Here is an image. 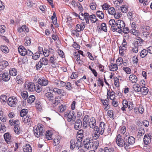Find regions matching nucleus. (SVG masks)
I'll list each match as a JSON object with an SVG mask.
<instances>
[{
	"mask_svg": "<svg viewBox=\"0 0 152 152\" xmlns=\"http://www.w3.org/2000/svg\"><path fill=\"white\" fill-rule=\"evenodd\" d=\"M129 101H127L126 100L124 99L122 101L123 107H121V110L123 111H126V108H127V104H128Z\"/></svg>",
	"mask_w": 152,
	"mask_h": 152,
	"instance_id": "nucleus-32",
	"label": "nucleus"
},
{
	"mask_svg": "<svg viewBox=\"0 0 152 152\" xmlns=\"http://www.w3.org/2000/svg\"><path fill=\"white\" fill-rule=\"evenodd\" d=\"M53 92L56 95H59L61 96H64L66 94L65 91L63 89L56 87L53 88Z\"/></svg>",
	"mask_w": 152,
	"mask_h": 152,
	"instance_id": "nucleus-7",
	"label": "nucleus"
},
{
	"mask_svg": "<svg viewBox=\"0 0 152 152\" xmlns=\"http://www.w3.org/2000/svg\"><path fill=\"white\" fill-rule=\"evenodd\" d=\"M77 143H78L76 140H72L70 142V148L71 149L73 150L76 147L77 149H79L81 147H79V146H78L77 145Z\"/></svg>",
	"mask_w": 152,
	"mask_h": 152,
	"instance_id": "nucleus-16",
	"label": "nucleus"
},
{
	"mask_svg": "<svg viewBox=\"0 0 152 152\" xmlns=\"http://www.w3.org/2000/svg\"><path fill=\"white\" fill-rule=\"evenodd\" d=\"M18 102V100L16 97L12 96L8 98L7 104L11 107H14L16 105Z\"/></svg>",
	"mask_w": 152,
	"mask_h": 152,
	"instance_id": "nucleus-6",
	"label": "nucleus"
},
{
	"mask_svg": "<svg viewBox=\"0 0 152 152\" xmlns=\"http://www.w3.org/2000/svg\"><path fill=\"white\" fill-rule=\"evenodd\" d=\"M106 125L104 122L102 121L100 122L98 128L99 132L103 134L104 131L105 129Z\"/></svg>",
	"mask_w": 152,
	"mask_h": 152,
	"instance_id": "nucleus-19",
	"label": "nucleus"
},
{
	"mask_svg": "<svg viewBox=\"0 0 152 152\" xmlns=\"http://www.w3.org/2000/svg\"><path fill=\"white\" fill-rule=\"evenodd\" d=\"M84 147L87 149H90L91 148L93 149H97L99 145V143L97 140L94 142H91L89 138L84 139L83 141Z\"/></svg>",
	"mask_w": 152,
	"mask_h": 152,
	"instance_id": "nucleus-1",
	"label": "nucleus"
},
{
	"mask_svg": "<svg viewBox=\"0 0 152 152\" xmlns=\"http://www.w3.org/2000/svg\"><path fill=\"white\" fill-rule=\"evenodd\" d=\"M100 101L101 102L103 105L105 106L104 108V110L106 111L108 110L110 108L109 104V99L107 98L105 99L101 98L100 99Z\"/></svg>",
	"mask_w": 152,
	"mask_h": 152,
	"instance_id": "nucleus-12",
	"label": "nucleus"
},
{
	"mask_svg": "<svg viewBox=\"0 0 152 152\" xmlns=\"http://www.w3.org/2000/svg\"><path fill=\"white\" fill-rule=\"evenodd\" d=\"M19 124H16L14 127V130L15 132L17 134H20L22 132V131L19 126Z\"/></svg>",
	"mask_w": 152,
	"mask_h": 152,
	"instance_id": "nucleus-31",
	"label": "nucleus"
},
{
	"mask_svg": "<svg viewBox=\"0 0 152 152\" xmlns=\"http://www.w3.org/2000/svg\"><path fill=\"white\" fill-rule=\"evenodd\" d=\"M83 137H81L80 136H76V138L77 140V141H76L78 143L77 146H79V147H81L83 145V144L81 142L82 141Z\"/></svg>",
	"mask_w": 152,
	"mask_h": 152,
	"instance_id": "nucleus-35",
	"label": "nucleus"
},
{
	"mask_svg": "<svg viewBox=\"0 0 152 152\" xmlns=\"http://www.w3.org/2000/svg\"><path fill=\"white\" fill-rule=\"evenodd\" d=\"M33 131L35 136L38 137L42 135L44 132V126L42 124H39L37 126L34 127Z\"/></svg>",
	"mask_w": 152,
	"mask_h": 152,
	"instance_id": "nucleus-2",
	"label": "nucleus"
},
{
	"mask_svg": "<svg viewBox=\"0 0 152 152\" xmlns=\"http://www.w3.org/2000/svg\"><path fill=\"white\" fill-rule=\"evenodd\" d=\"M152 139V134L149 133L146 134L144 136L143 138V142L145 145H148L151 142Z\"/></svg>",
	"mask_w": 152,
	"mask_h": 152,
	"instance_id": "nucleus-8",
	"label": "nucleus"
},
{
	"mask_svg": "<svg viewBox=\"0 0 152 152\" xmlns=\"http://www.w3.org/2000/svg\"><path fill=\"white\" fill-rule=\"evenodd\" d=\"M116 26L117 28H112V31H116L119 33H121L122 30L125 26V23L121 20H116Z\"/></svg>",
	"mask_w": 152,
	"mask_h": 152,
	"instance_id": "nucleus-3",
	"label": "nucleus"
},
{
	"mask_svg": "<svg viewBox=\"0 0 152 152\" xmlns=\"http://www.w3.org/2000/svg\"><path fill=\"white\" fill-rule=\"evenodd\" d=\"M1 49L2 52L4 53H7L8 52L9 49L7 46H1Z\"/></svg>",
	"mask_w": 152,
	"mask_h": 152,
	"instance_id": "nucleus-58",
	"label": "nucleus"
},
{
	"mask_svg": "<svg viewBox=\"0 0 152 152\" xmlns=\"http://www.w3.org/2000/svg\"><path fill=\"white\" fill-rule=\"evenodd\" d=\"M133 88L135 92H140L141 87L138 84H136L133 85Z\"/></svg>",
	"mask_w": 152,
	"mask_h": 152,
	"instance_id": "nucleus-39",
	"label": "nucleus"
},
{
	"mask_svg": "<svg viewBox=\"0 0 152 152\" xmlns=\"http://www.w3.org/2000/svg\"><path fill=\"white\" fill-rule=\"evenodd\" d=\"M16 81L19 84H22L23 83V80L22 76L18 75L16 78Z\"/></svg>",
	"mask_w": 152,
	"mask_h": 152,
	"instance_id": "nucleus-30",
	"label": "nucleus"
},
{
	"mask_svg": "<svg viewBox=\"0 0 152 152\" xmlns=\"http://www.w3.org/2000/svg\"><path fill=\"white\" fill-rule=\"evenodd\" d=\"M7 97L6 95H2L0 96V101L1 103L3 104H5L6 103L7 101Z\"/></svg>",
	"mask_w": 152,
	"mask_h": 152,
	"instance_id": "nucleus-36",
	"label": "nucleus"
},
{
	"mask_svg": "<svg viewBox=\"0 0 152 152\" xmlns=\"http://www.w3.org/2000/svg\"><path fill=\"white\" fill-rule=\"evenodd\" d=\"M126 129L125 126H120L117 131L118 134H124L126 132Z\"/></svg>",
	"mask_w": 152,
	"mask_h": 152,
	"instance_id": "nucleus-28",
	"label": "nucleus"
},
{
	"mask_svg": "<svg viewBox=\"0 0 152 152\" xmlns=\"http://www.w3.org/2000/svg\"><path fill=\"white\" fill-rule=\"evenodd\" d=\"M39 84L41 86H46L48 83V81L46 78L44 77H42L39 78L37 81Z\"/></svg>",
	"mask_w": 152,
	"mask_h": 152,
	"instance_id": "nucleus-13",
	"label": "nucleus"
},
{
	"mask_svg": "<svg viewBox=\"0 0 152 152\" xmlns=\"http://www.w3.org/2000/svg\"><path fill=\"white\" fill-rule=\"evenodd\" d=\"M9 74L10 75L13 76H16L18 73L17 69L15 68H11L10 69Z\"/></svg>",
	"mask_w": 152,
	"mask_h": 152,
	"instance_id": "nucleus-33",
	"label": "nucleus"
},
{
	"mask_svg": "<svg viewBox=\"0 0 152 152\" xmlns=\"http://www.w3.org/2000/svg\"><path fill=\"white\" fill-rule=\"evenodd\" d=\"M145 133V131L143 129H139L138 132L137 136L139 137H140L141 136H142Z\"/></svg>",
	"mask_w": 152,
	"mask_h": 152,
	"instance_id": "nucleus-60",
	"label": "nucleus"
},
{
	"mask_svg": "<svg viewBox=\"0 0 152 152\" xmlns=\"http://www.w3.org/2000/svg\"><path fill=\"white\" fill-rule=\"evenodd\" d=\"M114 83L115 86L117 87H119L120 86L119 79L116 77H113Z\"/></svg>",
	"mask_w": 152,
	"mask_h": 152,
	"instance_id": "nucleus-45",
	"label": "nucleus"
},
{
	"mask_svg": "<svg viewBox=\"0 0 152 152\" xmlns=\"http://www.w3.org/2000/svg\"><path fill=\"white\" fill-rule=\"evenodd\" d=\"M26 42L25 45L26 46H29L30 45L31 41L30 38L28 37H26L25 39Z\"/></svg>",
	"mask_w": 152,
	"mask_h": 152,
	"instance_id": "nucleus-48",
	"label": "nucleus"
},
{
	"mask_svg": "<svg viewBox=\"0 0 152 152\" xmlns=\"http://www.w3.org/2000/svg\"><path fill=\"white\" fill-rule=\"evenodd\" d=\"M67 119L69 122L71 121H75V118L74 117V114L73 113L69 112L67 115Z\"/></svg>",
	"mask_w": 152,
	"mask_h": 152,
	"instance_id": "nucleus-34",
	"label": "nucleus"
},
{
	"mask_svg": "<svg viewBox=\"0 0 152 152\" xmlns=\"http://www.w3.org/2000/svg\"><path fill=\"white\" fill-rule=\"evenodd\" d=\"M116 142L117 145L119 147L124 148V145L125 144V142L123 139L122 136L120 134H118L115 138Z\"/></svg>",
	"mask_w": 152,
	"mask_h": 152,
	"instance_id": "nucleus-5",
	"label": "nucleus"
},
{
	"mask_svg": "<svg viewBox=\"0 0 152 152\" xmlns=\"http://www.w3.org/2000/svg\"><path fill=\"white\" fill-rule=\"evenodd\" d=\"M109 70L113 72L116 71L118 69L117 64L111 63L109 66Z\"/></svg>",
	"mask_w": 152,
	"mask_h": 152,
	"instance_id": "nucleus-23",
	"label": "nucleus"
},
{
	"mask_svg": "<svg viewBox=\"0 0 152 152\" xmlns=\"http://www.w3.org/2000/svg\"><path fill=\"white\" fill-rule=\"evenodd\" d=\"M25 84V88L27 90L31 92L35 90V85L33 83L29 82L27 83L26 82Z\"/></svg>",
	"mask_w": 152,
	"mask_h": 152,
	"instance_id": "nucleus-10",
	"label": "nucleus"
},
{
	"mask_svg": "<svg viewBox=\"0 0 152 152\" xmlns=\"http://www.w3.org/2000/svg\"><path fill=\"white\" fill-rule=\"evenodd\" d=\"M111 100V104L114 107H117L118 106V103L117 99L116 98L114 99Z\"/></svg>",
	"mask_w": 152,
	"mask_h": 152,
	"instance_id": "nucleus-43",
	"label": "nucleus"
},
{
	"mask_svg": "<svg viewBox=\"0 0 152 152\" xmlns=\"http://www.w3.org/2000/svg\"><path fill=\"white\" fill-rule=\"evenodd\" d=\"M116 21H115L113 19L110 20L109 21V23L110 25L111 26V28H115V25H116Z\"/></svg>",
	"mask_w": 152,
	"mask_h": 152,
	"instance_id": "nucleus-37",
	"label": "nucleus"
},
{
	"mask_svg": "<svg viewBox=\"0 0 152 152\" xmlns=\"http://www.w3.org/2000/svg\"><path fill=\"white\" fill-rule=\"evenodd\" d=\"M107 115L110 118H113L114 117V114L113 113V110H108L107 112Z\"/></svg>",
	"mask_w": 152,
	"mask_h": 152,
	"instance_id": "nucleus-62",
	"label": "nucleus"
},
{
	"mask_svg": "<svg viewBox=\"0 0 152 152\" xmlns=\"http://www.w3.org/2000/svg\"><path fill=\"white\" fill-rule=\"evenodd\" d=\"M45 99L50 102H52L54 100V95L53 93L48 92L45 94Z\"/></svg>",
	"mask_w": 152,
	"mask_h": 152,
	"instance_id": "nucleus-14",
	"label": "nucleus"
},
{
	"mask_svg": "<svg viewBox=\"0 0 152 152\" xmlns=\"http://www.w3.org/2000/svg\"><path fill=\"white\" fill-rule=\"evenodd\" d=\"M78 77V74L77 72H73L70 76V78L72 79H76Z\"/></svg>",
	"mask_w": 152,
	"mask_h": 152,
	"instance_id": "nucleus-55",
	"label": "nucleus"
},
{
	"mask_svg": "<svg viewBox=\"0 0 152 152\" xmlns=\"http://www.w3.org/2000/svg\"><path fill=\"white\" fill-rule=\"evenodd\" d=\"M89 116L88 115H85L83 120V125L84 127L86 128L87 127L88 124L89 123Z\"/></svg>",
	"mask_w": 152,
	"mask_h": 152,
	"instance_id": "nucleus-22",
	"label": "nucleus"
},
{
	"mask_svg": "<svg viewBox=\"0 0 152 152\" xmlns=\"http://www.w3.org/2000/svg\"><path fill=\"white\" fill-rule=\"evenodd\" d=\"M30 118L29 115H27L26 117L22 118V121L24 124H27L30 122Z\"/></svg>",
	"mask_w": 152,
	"mask_h": 152,
	"instance_id": "nucleus-53",
	"label": "nucleus"
},
{
	"mask_svg": "<svg viewBox=\"0 0 152 152\" xmlns=\"http://www.w3.org/2000/svg\"><path fill=\"white\" fill-rule=\"evenodd\" d=\"M26 50L24 47L22 46H20L18 48V51L19 53L22 56L26 55Z\"/></svg>",
	"mask_w": 152,
	"mask_h": 152,
	"instance_id": "nucleus-20",
	"label": "nucleus"
},
{
	"mask_svg": "<svg viewBox=\"0 0 152 152\" xmlns=\"http://www.w3.org/2000/svg\"><path fill=\"white\" fill-rule=\"evenodd\" d=\"M66 106L64 104H61L59 106L58 108V110L60 113H62L66 109Z\"/></svg>",
	"mask_w": 152,
	"mask_h": 152,
	"instance_id": "nucleus-40",
	"label": "nucleus"
},
{
	"mask_svg": "<svg viewBox=\"0 0 152 152\" xmlns=\"http://www.w3.org/2000/svg\"><path fill=\"white\" fill-rule=\"evenodd\" d=\"M4 138L7 143L9 144L10 142L11 136L9 132L5 133L4 135Z\"/></svg>",
	"mask_w": 152,
	"mask_h": 152,
	"instance_id": "nucleus-25",
	"label": "nucleus"
},
{
	"mask_svg": "<svg viewBox=\"0 0 152 152\" xmlns=\"http://www.w3.org/2000/svg\"><path fill=\"white\" fill-rule=\"evenodd\" d=\"M80 53V54L83 56H88V57H93L92 55L88 51H85L83 52L80 50L78 51Z\"/></svg>",
	"mask_w": 152,
	"mask_h": 152,
	"instance_id": "nucleus-29",
	"label": "nucleus"
},
{
	"mask_svg": "<svg viewBox=\"0 0 152 152\" xmlns=\"http://www.w3.org/2000/svg\"><path fill=\"white\" fill-rule=\"evenodd\" d=\"M127 141L125 142L124 145V148L126 151L129 150L130 148V145H133L135 142V139L133 136H130L128 137Z\"/></svg>",
	"mask_w": 152,
	"mask_h": 152,
	"instance_id": "nucleus-4",
	"label": "nucleus"
},
{
	"mask_svg": "<svg viewBox=\"0 0 152 152\" xmlns=\"http://www.w3.org/2000/svg\"><path fill=\"white\" fill-rule=\"evenodd\" d=\"M49 61L53 65L52 66L53 67H54L55 65H56L57 64L58 61L56 58H50Z\"/></svg>",
	"mask_w": 152,
	"mask_h": 152,
	"instance_id": "nucleus-46",
	"label": "nucleus"
},
{
	"mask_svg": "<svg viewBox=\"0 0 152 152\" xmlns=\"http://www.w3.org/2000/svg\"><path fill=\"white\" fill-rule=\"evenodd\" d=\"M17 30L20 33L24 31L25 33H28L29 31L28 27L26 25H23L21 27H18Z\"/></svg>",
	"mask_w": 152,
	"mask_h": 152,
	"instance_id": "nucleus-18",
	"label": "nucleus"
},
{
	"mask_svg": "<svg viewBox=\"0 0 152 152\" xmlns=\"http://www.w3.org/2000/svg\"><path fill=\"white\" fill-rule=\"evenodd\" d=\"M96 14L98 17L100 19L104 18V14L102 12L99 10L98 11L96 12Z\"/></svg>",
	"mask_w": 152,
	"mask_h": 152,
	"instance_id": "nucleus-41",
	"label": "nucleus"
},
{
	"mask_svg": "<svg viewBox=\"0 0 152 152\" xmlns=\"http://www.w3.org/2000/svg\"><path fill=\"white\" fill-rule=\"evenodd\" d=\"M149 90L148 88L144 86L141 87V89L140 92V93L142 95H146L148 93Z\"/></svg>",
	"mask_w": 152,
	"mask_h": 152,
	"instance_id": "nucleus-27",
	"label": "nucleus"
},
{
	"mask_svg": "<svg viewBox=\"0 0 152 152\" xmlns=\"http://www.w3.org/2000/svg\"><path fill=\"white\" fill-rule=\"evenodd\" d=\"M28 110L26 109H22L20 112V115L21 117H24L28 113Z\"/></svg>",
	"mask_w": 152,
	"mask_h": 152,
	"instance_id": "nucleus-42",
	"label": "nucleus"
},
{
	"mask_svg": "<svg viewBox=\"0 0 152 152\" xmlns=\"http://www.w3.org/2000/svg\"><path fill=\"white\" fill-rule=\"evenodd\" d=\"M115 92L113 90L111 91L110 90H107V98L108 99H110L111 100L113 99V98L114 99L115 98L116 96L115 95Z\"/></svg>",
	"mask_w": 152,
	"mask_h": 152,
	"instance_id": "nucleus-15",
	"label": "nucleus"
},
{
	"mask_svg": "<svg viewBox=\"0 0 152 152\" xmlns=\"http://www.w3.org/2000/svg\"><path fill=\"white\" fill-rule=\"evenodd\" d=\"M123 70L127 74H129L131 73V70L130 68L127 67H123Z\"/></svg>",
	"mask_w": 152,
	"mask_h": 152,
	"instance_id": "nucleus-61",
	"label": "nucleus"
},
{
	"mask_svg": "<svg viewBox=\"0 0 152 152\" xmlns=\"http://www.w3.org/2000/svg\"><path fill=\"white\" fill-rule=\"evenodd\" d=\"M144 150L147 152H150L152 150V147L148 145H145L144 146Z\"/></svg>",
	"mask_w": 152,
	"mask_h": 152,
	"instance_id": "nucleus-51",
	"label": "nucleus"
},
{
	"mask_svg": "<svg viewBox=\"0 0 152 152\" xmlns=\"http://www.w3.org/2000/svg\"><path fill=\"white\" fill-rule=\"evenodd\" d=\"M40 61L43 64L45 65H47L48 63V60L46 58H42Z\"/></svg>",
	"mask_w": 152,
	"mask_h": 152,
	"instance_id": "nucleus-57",
	"label": "nucleus"
},
{
	"mask_svg": "<svg viewBox=\"0 0 152 152\" xmlns=\"http://www.w3.org/2000/svg\"><path fill=\"white\" fill-rule=\"evenodd\" d=\"M108 12L109 14L112 15H114L115 12V10L113 7H111L109 9Z\"/></svg>",
	"mask_w": 152,
	"mask_h": 152,
	"instance_id": "nucleus-59",
	"label": "nucleus"
},
{
	"mask_svg": "<svg viewBox=\"0 0 152 152\" xmlns=\"http://www.w3.org/2000/svg\"><path fill=\"white\" fill-rule=\"evenodd\" d=\"M35 97L34 95H31L28 98L27 101L28 103L31 104L33 102L35 99Z\"/></svg>",
	"mask_w": 152,
	"mask_h": 152,
	"instance_id": "nucleus-50",
	"label": "nucleus"
},
{
	"mask_svg": "<svg viewBox=\"0 0 152 152\" xmlns=\"http://www.w3.org/2000/svg\"><path fill=\"white\" fill-rule=\"evenodd\" d=\"M88 124L89 126L91 128L94 129L96 127H98V126H96V120L95 118L94 117H92L90 118Z\"/></svg>",
	"mask_w": 152,
	"mask_h": 152,
	"instance_id": "nucleus-17",
	"label": "nucleus"
},
{
	"mask_svg": "<svg viewBox=\"0 0 152 152\" xmlns=\"http://www.w3.org/2000/svg\"><path fill=\"white\" fill-rule=\"evenodd\" d=\"M144 40L140 37H138L137 40L134 42V46L138 47L142 45V43Z\"/></svg>",
	"mask_w": 152,
	"mask_h": 152,
	"instance_id": "nucleus-21",
	"label": "nucleus"
},
{
	"mask_svg": "<svg viewBox=\"0 0 152 152\" xmlns=\"http://www.w3.org/2000/svg\"><path fill=\"white\" fill-rule=\"evenodd\" d=\"M46 138L49 140L52 139V134L50 131L48 130L46 132Z\"/></svg>",
	"mask_w": 152,
	"mask_h": 152,
	"instance_id": "nucleus-49",
	"label": "nucleus"
},
{
	"mask_svg": "<svg viewBox=\"0 0 152 152\" xmlns=\"http://www.w3.org/2000/svg\"><path fill=\"white\" fill-rule=\"evenodd\" d=\"M84 17H85V19L86 23H89V20L90 18V16H89L88 13L87 12L84 13Z\"/></svg>",
	"mask_w": 152,
	"mask_h": 152,
	"instance_id": "nucleus-63",
	"label": "nucleus"
},
{
	"mask_svg": "<svg viewBox=\"0 0 152 152\" xmlns=\"http://www.w3.org/2000/svg\"><path fill=\"white\" fill-rule=\"evenodd\" d=\"M89 20L92 23H95L98 20V19L96 18V16L95 15L93 14L90 15Z\"/></svg>",
	"mask_w": 152,
	"mask_h": 152,
	"instance_id": "nucleus-44",
	"label": "nucleus"
},
{
	"mask_svg": "<svg viewBox=\"0 0 152 152\" xmlns=\"http://www.w3.org/2000/svg\"><path fill=\"white\" fill-rule=\"evenodd\" d=\"M97 84L98 86L99 87H102L104 86V81L103 79L100 78H98L97 79Z\"/></svg>",
	"mask_w": 152,
	"mask_h": 152,
	"instance_id": "nucleus-52",
	"label": "nucleus"
},
{
	"mask_svg": "<svg viewBox=\"0 0 152 152\" xmlns=\"http://www.w3.org/2000/svg\"><path fill=\"white\" fill-rule=\"evenodd\" d=\"M104 152H115L114 149L111 147H106L104 148Z\"/></svg>",
	"mask_w": 152,
	"mask_h": 152,
	"instance_id": "nucleus-54",
	"label": "nucleus"
},
{
	"mask_svg": "<svg viewBox=\"0 0 152 152\" xmlns=\"http://www.w3.org/2000/svg\"><path fill=\"white\" fill-rule=\"evenodd\" d=\"M138 80L137 77L135 75L132 74L130 75L128 77V80L129 82L132 83H136Z\"/></svg>",
	"mask_w": 152,
	"mask_h": 152,
	"instance_id": "nucleus-11",
	"label": "nucleus"
},
{
	"mask_svg": "<svg viewBox=\"0 0 152 152\" xmlns=\"http://www.w3.org/2000/svg\"><path fill=\"white\" fill-rule=\"evenodd\" d=\"M148 51L145 49L142 50L140 53L141 57H145L147 54Z\"/></svg>",
	"mask_w": 152,
	"mask_h": 152,
	"instance_id": "nucleus-64",
	"label": "nucleus"
},
{
	"mask_svg": "<svg viewBox=\"0 0 152 152\" xmlns=\"http://www.w3.org/2000/svg\"><path fill=\"white\" fill-rule=\"evenodd\" d=\"M9 124L11 126H12L14 125H15L16 124H20V123L18 120L11 119L9 120Z\"/></svg>",
	"mask_w": 152,
	"mask_h": 152,
	"instance_id": "nucleus-38",
	"label": "nucleus"
},
{
	"mask_svg": "<svg viewBox=\"0 0 152 152\" xmlns=\"http://www.w3.org/2000/svg\"><path fill=\"white\" fill-rule=\"evenodd\" d=\"M103 134L101 133L100 132H99L98 127H96L95 128L93 129L92 135L94 139L96 140L98 139L100 137V134L102 135Z\"/></svg>",
	"mask_w": 152,
	"mask_h": 152,
	"instance_id": "nucleus-9",
	"label": "nucleus"
},
{
	"mask_svg": "<svg viewBox=\"0 0 152 152\" xmlns=\"http://www.w3.org/2000/svg\"><path fill=\"white\" fill-rule=\"evenodd\" d=\"M82 125V121L81 120L79 119H77L75 124L74 128L75 129L78 130L81 127Z\"/></svg>",
	"mask_w": 152,
	"mask_h": 152,
	"instance_id": "nucleus-24",
	"label": "nucleus"
},
{
	"mask_svg": "<svg viewBox=\"0 0 152 152\" xmlns=\"http://www.w3.org/2000/svg\"><path fill=\"white\" fill-rule=\"evenodd\" d=\"M21 95L22 97L24 99H27L28 97V94L27 92L26 91H23L21 93Z\"/></svg>",
	"mask_w": 152,
	"mask_h": 152,
	"instance_id": "nucleus-47",
	"label": "nucleus"
},
{
	"mask_svg": "<svg viewBox=\"0 0 152 152\" xmlns=\"http://www.w3.org/2000/svg\"><path fill=\"white\" fill-rule=\"evenodd\" d=\"M24 152H32V149L31 146L29 144H26L23 147Z\"/></svg>",
	"mask_w": 152,
	"mask_h": 152,
	"instance_id": "nucleus-26",
	"label": "nucleus"
},
{
	"mask_svg": "<svg viewBox=\"0 0 152 152\" xmlns=\"http://www.w3.org/2000/svg\"><path fill=\"white\" fill-rule=\"evenodd\" d=\"M60 99L56 96L55 97L54 100H53L52 102L55 106H56L58 104V103L60 102Z\"/></svg>",
	"mask_w": 152,
	"mask_h": 152,
	"instance_id": "nucleus-56",
	"label": "nucleus"
}]
</instances>
